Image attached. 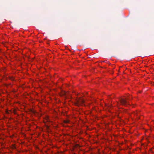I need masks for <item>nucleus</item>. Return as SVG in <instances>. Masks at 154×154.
Returning a JSON list of instances; mask_svg holds the SVG:
<instances>
[{"instance_id":"nucleus-1","label":"nucleus","mask_w":154,"mask_h":154,"mask_svg":"<svg viewBox=\"0 0 154 154\" xmlns=\"http://www.w3.org/2000/svg\"><path fill=\"white\" fill-rule=\"evenodd\" d=\"M131 97H129L126 99H125L123 98H121L119 100V101L121 104L126 106L129 105L128 102V100H130Z\"/></svg>"},{"instance_id":"nucleus-4","label":"nucleus","mask_w":154,"mask_h":154,"mask_svg":"<svg viewBox=\"0 0 154 154\" xmlns=\"http://www.w3.org/2000/svg\"><path fill=\"white\" fill-rule=\"evenodd\" d=\"M134 115H137L138 114V113L137 112H134Z\"/></svg>"},{"instance_id":"nucleus-3","label":"nucleus","mask_w":154,"mask_h":154,"mask_svg":"<svg viewBox=\"0 0 154 154\" xmlns=\"http://www.w3.org/2000/svg\"><path fill=\"white\" fill-rule=\"evenodd\" d=\"M69 121L68 120H65L64 121V122L66 123H69Z\"/></svg>"},{"instance_id":"nucleus-2","label":"nucleus","mask_w":154,"mask_h":154,"mask_svg":"<svg viewBox=\"0 0 154 154\" xmlns=\"http://www.w3.org/2000/svg\"><path fill=\"white\" fill-rule=\"evenodd\" d=\"M84 103V100L80 98L76 100L75 105L79 106L82 105Z\"/></svg>"}]
</instances>
